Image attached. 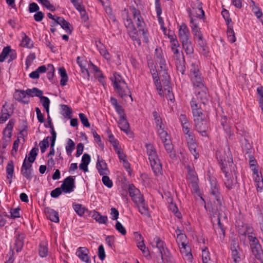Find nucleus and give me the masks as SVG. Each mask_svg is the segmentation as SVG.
<instances>
[{
	"mask_svg": "<svg viewBox=\"0 0 263 263\" xmlns=\"http://www.w3.org/2000/svg\"><path fill=\"white\" fill-rule=\"evenodd\" d=\"M155 239L156 247L158 249L161 256V261H158V263L171 262L173 257L169 250L166 247L165 242L159 237H156Z\"/></svg>",
	"mask_w": 263,
	"mask_h": 263,
	"instance_id": "nucleus-2",
	"label": "nucleus"
},
{
	"mask_svg": "<svg viewBox=\"0 0 263 263\" xmlns=\"http://www.w3.org/2000/svg\"><path fill=\"white\" fill-rule=\"evenodd\" d=\"M191 15L193 16H204V12L201 7L194 8Z\"/></svg>",
	"mask_w": 263,
	"mask_h": 263,
	"instance_id": "nucleus-55",
	"label": "nucleus"
},
{
	"mask_svg": "<svg viewBox=\"0 0 263 263\" xmlns=\"http://www.w3.org/2000/svg\"><path fill=\"white\" fill-rule=\"evenodd\" d=\"M190 104L194 117V121L207 118V116L203 112L201 105L197 102L195 98H192Z\"/></svg>",
	"mask_w": 263,
	"mask_h": 263,
	"instance_id": "nucleus-5",
	"label": "nucleus"
},
{
	"mask_svg": "<svg viewBox=\"0 0 263 263\" xmlns=\"http://www.w3.org/2000/svg\"><path fill=\"white\" fill-rule=\"evenodd\" d=\"M6 172L7 178L10 179L9 183H11L14 173V164L13 161L10 160L8 162L6 167Z\"/></svg>",
	"mask_w": 263,
	"mask_h": 263,
	"instance_id": "nucleus-34",
	"label": "nucleus"
},
{
	"mask_svg": "<svg viewBox=\"0 0 263 263\" xmlns=\"http://www.w3.org/2000/svg\"><path fill=\"white\" fill-rule=\"evenodd\" d=\"M221 170L224 174L225 176L237 175V167L233 161H230L227 165H221Z\"/></svg>",
	"mask_w": 263,
	"mask_h": 263,
	"instance_id": "nucleus-15",
	"label": "nucleus"
},
{
	"mask_svg": "<svg viewBox=\"0 0 263 263\" xmlns=\"http://www.w3.org/2000/svg\"><path fill=\"white\" fill-rule=\"evenodd\" d=\"M49 138L50 137L48 136L45 138L42 141L40 142L39 145L40 146L42 153H45L47 148L48 147Z\"/></svg>",
	"mask_w": 263,
	"mask_h": 263,
	"instance_id": "nucleus-47",
	"label": "nucleus"
},
{
	"mask_svg": "<svg viewBox=\"0 0 263 263\" xmlns=\"http://www.w3.org/2000/svg\"><path fill=\"white\" fill-rule=\"evenodd\" d=\"M200 72L199 69L198 62L195 61L193 62L191 64V67L190 69V76L193 74H197V73Z\"/></svg>",
	"mask_w": 263,
	"mask_h": 263,
	"instance_id": "nucleus-56",
	"label": "nucleus"
},
{
	"mask_svg": "<svg viewBox=\"0 0 263 263\" xmlns=\"http://www.w3.org/2000/svg\"><path fill=\"white\" fill-rule=\"evenodd\" d=\"M26 95V90H16L14 95V97L18 101L25 103V101H23V99L25 98Z\"/></svg>",
	"mask_w": 263,
	"mask_h": 263,
	"instance_id": "nucleus-45",
	"label": "nucleus"
},
{
	"mask_svg": "<svg viewBox=\"0 0 263 263\" xmlns=\"http://www.w3.org/2000/svg\"><path fill=\"white\" fill-rule=\"evenodd\" d=\"M62 191L64 193H70L73 191L75 187L74 179L73 176L66 177L61 186Z\"/></svg>",
	"mask_w": 263,
	"mask_h": 263,
	"instance_id": "nucleus-10",
	"label": "nucleus"
},
{
	"mask_svg": "<svg viewBox=\"0 0 263 263\" xmlns=\"http://www.w3.org/2000/svg\"><path fill=\"white\" fill-rule=\"evenodd\" d=\"M251 5L252 7V11L254 14L256 16H261L262 14L260 11V8L257 5H255V3L253 1H251Z\"/></svg>",
	"mask_w": 263,
	"mask_h": 263,
	"instance_id": "nucleus-62",
	"label": "nucleus"
},
{
	"mask_svg": "<svg viewBox=\"0 0 263 263\" xmlns=\"http://www.w3.org/2000/svg\"><path fill=\"white\" fill-rule=\"evenodd\" d=\"M47 217L49 219L53 222H58L59 221L58 213L53 210H51L47 213Z\"/></svg>",
	"mask_w": 263,
	"mask_h": 263,
	"instance_id": "nucleus-41",
	"label": "nucleus"
},
{
	"mask_svg": "<svg viewBox=\"0 0 263 263\" xmlns=\"http://www.w3.org/2000/svg\"><path fill=\"white\" fill-rule=\"evenodd\" d=\"M191 153L194 155L195 159L198 158V153L197 151V144L196 142L187 144Z\"/></svg>",
	"mask_w": 263,
	"mask_h": 263,
	"instance_id": "nucleus-48",
	"label": "nucleus"
},
{
	"mask_svg": "<svg viewBox=\"0 0 263 263\" xmlns=\"http://www.w3.org/2000/svg\"><path fill=\"white\" fill-rule=\"evenodd\" d=\"M91 217L100 224H107V221L108 220L107 216H102L99 212L96 211H93Z\"/></svg>",
	"mask_w": 263,
	"mask_h": 263,
	"instance_id": "nucleus-28",
	"label": "nucleus"
},
{
	"mask_svg": "<svg viewBox=\"0 0 263 263\" xmlns=\"http://www.w3.org/2000/svg\"><path fill=\"white\" fill-rule=\"evenodd\" d=\"M195 123V128L202 136H208L207 131L209 129V122L207 118L200 119L194 121Z\"/></svg>",
	"mask_w": 263,
	"mask_h": 263,
	"instance_id": "nucleus-8",
	"label": "nucleus"
},
{
	"mask_svg": "<svg viewBox=\"0 0 263 263\" xmlns=\"http://www.w3.org/2000/svg\"><path fill=\"white\" fill-rule=\"evenodd\" d=\"M159 75L160 82L161 81L164 88V91L167 92V96L168 99L170 100H172L171 98V91L172 90L171 87L170 86V76L167 73V70H159Z\"/></svg>",
	"mask_w": 263,
	"mask_h": 263,
	"instance_id": "nucleus-7",
	"label": "nucleus"
},
{
	"mask_svg": "<svg viewBox=\"0 0 263 263\" xmlns=\"http://www.w3.org/2000/svg\"><path fill=\"white\" fill-rule=\"evenodd\" d=\"M13 112L6 103L3 106L0 116V123H3L12 115Z\"/></svg>",
	"mask_w": 263,
	"mask_h": 263,
	"instance_id": "nucleus-17",
	"label": "nucleus"
},
{
	"mask_svg": "<svg viewBox=\"0 0 263 263\" xmlns=\"http://www.w3.org/2000/svg\"><path fill=\"white\" fill-rule=\"evenodd\" d=\"M158 133L163 143L164 142L165 139H170V138H167V133L163 129V128H158Z\"/></svg>",
	"mask_w": 263,
	"mask_h": 263,
	"instance_id": "nucleus-63",
	"label": "nucleus"
},
{
	"mask_svg": "<svg viewBox=\"0 0 263 263\" xmlns=\"http://www.w3.org/2000/svg\"><path fill=\"white\" fill-rule=\"evenodd\" d=\"M164 147L167 153L169 154L170 157L172 159L176 158V153L174 151L173 145L172 144L170 139H165L163 142Z\"/></svg>",
	"mask_w": 263,
	"mask_h": 263,
	"instance_id": "nucleus-26",
	"label": "nucleus"
},
{
	"mask_svg": "<svg viewBox=\"0 0 263 263\" xmlns=\"http://www.w3.org/2000/svg\"><path fill=\"white\" fill-rule=\"evenodd\" d=\"M96 45L99 50L100 53L102 54L105 59L108 60L110 59L108 52L106 50V49L104 47L103 45L102 44L101 42L99 41L96 42Z\"/></svg>",
	"mask_w": 263,
	"mask_h": 263,
	"instance_id": "nucleus-37",
	"label": "nucleus"
},
{
	"mask_svg": "<svg viewBox=\"0 0 263 263\" xmlns=\"http://www.w3.org/2000/svg\"><path fill=\"white\" fill-rule=\"evenodd\" d=\"M14 125V120L13 119L9 121L8 124L3 131L4 137L6 138L10 139L12 136V131Z\"/></svg>",
	"mask_w": 263,
	"mask_h": 263,
	"instance_id": "nucleus-30",
	"label": "nucleus"
},
{
	"mask_svg": "<svg viewBox=\"0 0 263 263\" xmlns=\"http://www.w3.org/2000/svg\"><path fill=\"white\" fill-rule=\"evenodd\" d=\"M190 22L191 23V28L193 33L194 35L197 34V33H199L201 32L200 31V28L198 27V23L196 22V20L194 19L193 17H191L190 20Z\"/></svg>",
	"mask_w": 263,
	"mask_h": 263,
	"instance_id": "nucleus-46",
	"label": "nucleus"
},
{
	"mask_svg": "<svg viewBox=\"0 0 263 263\" xmlns=\"http://www.w3.org/2000/svg\"><path fill=\"white\" fill-rule=\"evenodd\" d=\"M216 158L221 165H227L230 161H233V158L229 146L217 151L216 153Z\"/></svg>",
	"mask_w": 263,
	"mask_h": 263,
	"instance_id": "nucleus-3",
	"label": "nucleus"
},
{
	"mask_svg": "<svg viewBox=\"0 0 263 263\" xmlns=\"http://www.w3.org/2000/svg\"><path fill=\"white\" fill-rule=\"evenodd\" d=\"M227 35L229 41L231 43H234L236 41L233 27L230 26V28L227 29Z\"/></svg>",
	"mask_w": 263,
	"mask_h": 263,
	"instance_id": "nucleus-52",
	"label": "nucleus"
},
{
	"mask_svg": "<svg viewBox=\"0 0 263 263\" xmlns=\"http://www.w3.org/2000/svg\"><path fill=\"white\" fill-rule=\"evenodd\" d=\"M179 37L180 42L189 40L190 32L187 26L182 24L179 29Z\"/></svg>",
	"mask_w": 263,
	"mask_h": 263,
	"instance_id": "nucleus-20",
	"label": "nucleus"
},
{
	"mask_svg": "<svg viewBox=\"0 0 263 263\" xmlns=\"http://www.w3.org/2000/svg\"><path fill=\"white\" fill-rule=\"evenodd\" d=\"M202 258L203 263H214V262L211 260L210 252L207 247H205L202 250Z\"/></svg>",
	"mask_w": 263,
	"mask_h": 263,
	"instance_id": "nucleus-42",
	"label": "nucleus"
},
{
	"mask_svg": "<svg viewBox=\"0 0 263 263\" xmlns=\"http://www.w3.org/2000/svg\"><path fill=\"white\" fill-rule=\"evenodd\" d=\"M135 204L138 209L139 212L142 215H143L148 218L151 217L148 206L145 203L144 199H143V201H140L139 202H137Z\"/></svg>",
	"mask_w": 263,
	"mask_h": 263,
	"instance_id": "nucleus-18",
	"label": "nucleus"
},
{
	"mask_svg": "<svg viewBox=\"0 0 263 263\" xmlns=\"http://www.w3.org/2000/svg\"><path fill=\"white\" fill-rule=\"evenodd\" d=\"M73 208L77 214L80 216H83L85 212L87 211V209L81 204H73Z\"/></svg>",
	"mask_w": 263,
	"mask_h": 263,
	"instance_id": "nucleus-40",
	"label": "nucleus"
},
{
	"mask_svg": "<svg viewBox=\"0 0 263 263\" xmlns=\"http://www.w3.org/2000/svg\"><path fill=\"white\" fill-rule=\"evenodd\" d=\"M226 179L224 181L226 187L229 190L232 189L234 185L237 183V175H231L225 176Z\"/></svg>",
	"mask_w": 263,
	"mask_h": 263,
	"instance_id": "nucleus-24",
	"label": "nucleus"
},
{
	"mask_svg": "<svg viewBox=\"0 0 263 263\" xmlns=\"http://www.w3.org/2000/svg\"><path fill=\"white\" fill-rule=\"evenodd\" d=\"M135 20V21L137 22V27L139 28V31H142V34L144 35L146 33V30H144V27L145 25V23L143 21V17H133Z\"/></svg>",
	"mask_w": 263,
	"mask_h": 263,
	"instance_id": "nucleus-39",
	"label": "nucleus"
},
{
	"mask_svg": "<svg viewBox=\"0 0 263 263\" xmlns=\"http://www.w3.org/2000/svg\"><path fill=\"white\" fill-rule=\"evenodd\" d=\"M47 245V241H42L40 243L39 252L41 257H44L47 256L48 252Z\"/></svg>",
	"mask_w": 263,
	"mask_h": 263,
	"instance_id": "nucleus-33",
	"label": "nucleus"
},
{
	"mask_svg": "<svg viewBox=\"0 0 263 263\" xmlns=\"http://www.w3.org/2000/svg\"><path fill=\"white\" fill-rule=\"evenodd\" d=\"M89 250L86 247H79L76 252V255L81 260L86 263H90L88 256Z\"/></svg>",
	"mask_w": 263,
	"mask_h": 263,
	"instance_id": "nucleus-16",
	"label": "nucleus"
},
{
	"mask_svg": "<svg viewBox=\"0 0 263 263\" xmlns=\"http://www.w3.org/2000/svg\"><path fill=\"white\" fill-rule=\"evenodd\" d=\"M25 238L24 234H17L15 236V247L16 251L19 252L22 250L24 246V239Z\"/></svg>",
	"mask_w": 263,
	"mask_h": 263,
	"instance_id": "nucleus-29",
	"label": "nucleus"
},
{
	"mask_svg": "<svg viewBox=\"0 0 263 263\" xmlns=\"http://www.w3.org/2000/svg\"><path fill=\"white\" fill-rule=\"evenodd\" d=\"M75 147V143L71 139H68L67 145L66 146V150L68 154H70Z\"/></svg>",
	"mask_w": 263,
	"mask_h": 263,
	"instance_id": "nucleus-58",
	"label": "nucleus"
},
{
	"mask_svg": "<svg viewBox=\"0 0 263 263\" xmlns=\"http://www.w3.org/2000/svg\"><path fill=\"white\" fill-rule=\"evenodd\" d=\"M221 124L222 126L224 131L229 135L231 133V126L227 123V118L226 116L221 117Z\"/></svg>",
	"mask_w": 263,
	"mask_h": 263,
	"instance_id": "nucleus-44",
	"label": "nucleus"
},
{
	"mask_svg": "<svg viewBox=\"0 0 263 263\" xmlns=\"http://www.w3.org/2000/svg\"><path fill=\"white\" fill-rule=\"evenodd\" d=\"M179 247L181 253L184 255L190 262H192L193 255L191 253V249L187 243L181 245Z\"/></svg>",
	"mask_w": 263,
	"mask_h": 263,
	"instance_id": "nucleus-21",
	"label": "nucleus"
},
{
	"mask_svg": "<svg viewBox=\"0 0 263 263\" xmlns=\"http://www.w3.org/2000/svg\"><path fill=\"white\" fill-rule=\"evenodd\" d=\"M21 45L22 46L26 47L29 48L33 47V43L30 42V39L25 34Z\"/></svg>",
	"mask_w": 263,
	"mask_h": 263,
	"instance_id": "nucleus-50",
	"label": "nucleus"
},
{
	"mask_svg": "<svg viewBox=\"0 0 263 263\" xmlns=\"http://www.w3.org/2000/svg\"><path fill=\"white\" fill-rule=\"evenodd\" d=\"M11 48L10 46H7L4 48L2 53L0 54V62H3L5 61L6 57L7 56L8 57Z\"/></svg>",
	"mask_w": 263,
	"mask_h": 263,
	"instance_id": "nucleus-51",
	"label": "nucleus"
},
{
	"mask_svg": "<svg viewBox=\"0 0 263 263\" xmlns=\"http://www.w3.org/2000/svg\"><path fill=\"white\" fill-rule=\"evenodd\" d=\"M32 164L31 163L27 161V156L25 158L22 168H21V174L28 180H31L33 176L32 175V169L31 168Z\"/></svg>",
	"mask_w": 263,
	"mask_h": 263,
	"instance_id": "nucleus-14",
	"label": "nucleus"
},
{
	"mask_svg": "<svg viewBox=\"0 0 263 263\" xmlns=\"http://www.w3.org/2000/svg\"><path fill=\"white\" fill-rule=\"evenodd\" d=\"M118 124L120 129L128 134L129 128V125L127 120L126 119V115H122V116H120L118 122Z\"/></svg>",
	"mask_w": 263,
	"mask_h": 263,
	"instance_id": "nucleus-27",
	"label": "nucleus"
},
{
	"mask_svg": "<svg viewBox=\"0 0 263 263\" xmlns=\"http://www.w3.org/2000/svg\"><path fill=\"white\" fill-rule=\"evenodd\" d=\"M128 32L130 37L133 39V40L136 43H137L138 46H140L141 42L138 36V34L136 28L132 29V30L128 31Z\"/></svg>",
	"mask_w": 263,
	"mask_h": 263,
	"instance_id": "nucleus-38",
	"label": "nucleus"
},
{
	"mask_svg": "<svg viewBox=\"0 0 263 263\" xmlns=\"http://www.w3.org/2000/svg\"><path fill=\"white\" fill-rule=\"evenodd\" d=\"M182 46L187 54H192L194 52V49L190 40L181 42Z\"/></svg>",
	"mask_w": 263,
	"mask_h": 263,
	"instance_id": "nucleus-32",
	"label": "nucleus"
},
{
	"mask_svg": "<svg viewBox=\"0 0 263 263\" xmlns=\"http://www.w3.org/2000/svg\"><path fill=\"white\" fill-rule=\"evenodd\" d=\"M79 117L83 126L86 127H90V125L86 115L83 113H80Z\"/></svg>",
	"mask_w": 263,
	"mask_h": 263,
	"instance_id": "nucleus-59",
	"label": "nucleus"
},
{
	"mask_svg": "<svg viewBox=\"0 0 263 263\" xmlns=\"http://www.w3.org/2000/svg\"><path fill=\"white\" fill-rule=\"evenodd\" d=\"M145 146L148 158L157 153L155 148L152 144H146Z\"/></svg>",
	"mask_w": 263,
	"mask_h": 263,
	"instance_id": "nucleus-60",
	"label": "nucleus"
},
{
	"mask_svg": "<svg viewBox=\"0 0 263 263\" xmlns=\"http://www.w3.org/2000/svg\"><path fill=\"white\" fill-rule=\"evenodd\" d=\"M251 249L255 257L259 260L261 263H263V250L261 245H257V246H254Z\"/></svg>",
	"mask_w": 263,
	"mask_h": 263,
	"instance_id": "nucleus-23",
	"label": "nucleus"
},
{
	"mask_svg": "<svg viewBox=\"0 0 263 263\" xmlns=\"http://www.w3.org/2000/svg\"><path fill=\"white\" fill-rule=\"evenodd\" d=\"M152 168L156 176L162 174V164L160 162V160L159 159L157 153L150 156L148 158Z\"/></svg>",
	"mask_w": 263,
	"mask_h": 263,
	"instance_id": "nucleus-9",
	"label": "nucleus"
},
{
	"mask_svg": "<svg viewBox=\"0 0 263 263\" xmlns=\"http://www.w3.org/2000/svg\"><path fill=\"white\" fill-rule=\"evenodd\" d=\"M241 223L242 224L240 225L238 222H237L236 225L237 232L240 235L246 236L247 234L252 233L253 229L252 227H250L247 224H243L242 222H241Z\"/></svg>",
	"mask_w": 263,
	"mask_h": 263,
	"instance_id": "nucleus-22",
	"label": "nucleus"
},
{
	"mask_svg": "<svg viewBox=\"0 0 263 263\" xmlns=\"http://www.w3.org/2000/svg\"><path fill=\"white\" fill-rule=\"evenodd\" d=\"M61 107L62 110L65 111L64 116L68 119H71L72 113V109L67 105H62Z\"/></svg>",
	"mask_w": 263,
	"mask_h": 263,
	"instance_id": "nucleus-57",
	"label": "nucleus"
},
{
	"mask_svg": "<svg viewBox=\"0 0 263 263\" xmlns=\"http://www.w3.org/2000/svg\"><path fill=\"white\" fill-rule=\"evenodd\" d=\"M190 77L194 86L197 88L205 86L203 84V79L201 77L200 72L197 73V74L191 75Z\"/></svg>",
	"mask_w": 263,
	"mask_h": 263,
	"instance_id": "nucleus-25",
	"label": "nucleus"
},
{
	"mask_svg": "<svg viewBox=\"0 0 263 263\" xmlns=\"http://www.w3.org/2000/svg\"><path fill=\"white\" fill-rule=\"evenodd\" d=\"M38 151V148H33L29 154V157L28 158V159L27 160V161L31 163H33L36 159V157L37 155Z\"/></svg>",
	"mask_w": 263,
	"mask_h": 263,
	"instance_id": "nucleus-43",
	"label": "nucleus"
},
{
	"mask_svg": "<svg viewBox=\"0 0 263 263\" xmlns=\"http://www.w3.org/2000/svg\"><path fill=\"white\" fill-rule=\"evenodd\" d=\"M97 168L101 175H107L109 172L106 163L104 160H100L99 156L97 160Z\"/></svg>",
	"mask_w": 263,
	"mask_h": 263,
	"instance_id": "nucleus-19",
	"label": "nucleus"
},
{
	"mask_svg": "<svg viewBox=\"0 0 263 263\" xmlns=\"http://www.w3.org/2000/svg\"><path fill=\"white\" fill-rule=\"evenodd\" d=\"M215 231L216 234L219 236L220 239L223 240L225 237V229L220 222V218H218V226Z\"/></svg>",
	"mask_w": 263,
	"mask_h": 263,
	"instance_id": "nucleus-31",
	"label": "nucleus"
},
{
	"mask_svg": "<svg viewBox=\"0 0 263 263\" xmlns=\"http://www.w3.org/2000/svg\"><path fill=\"white\" fill-rule=\"evenodd\" d=\"M210 181L211 185L210 193L216 199L217 204L220 207L222 206V197L220 193L219 185L216 179L210 178Z\"/></svg>",
	"mask_w": 263,
	"mask_h": 263,
	"instance_id": "nucleus-6",
	"label": "nucleus"
},
{
	"mask_svg": "<svg viewBox=\"0 0 263 263\" xmlns=\"http://www.w3.org/2000/svg\"><path fill=\"white\" fill-rule=\"evenodd\" d=\"M128 192L132 200L135 203L143 201L144 199L143 195L141 194L140 191L136 188L133 184L129 185Z\"/></svg>",
	"mask_w": 263,
	"mask_h": 263,
	"instance_id": "nucleus-12",
	"label": "nucleus"
},
{
	"mask_svg": "<svg viewBox=\"0 0 263 263\" xmlns=\"http://www.w3.org/2000/svg\"><path fill=\"white\" fill-rule=\"evenodd\" d=\"M124 24L128 31L132 30L135 28L133 20L130 17H126L124 21Z\"/></svg>",
	"mask_w": 263,
	"mask_h": 263,
	"instance_id": "nucleus-53",
	"label": "nucleus"
},
{
	"mask_svg": "<svg viewBox=\"0 0 263 263\" xmlns=\"http://www.w3.org/2000/svg\"><path fill=\"white\" fill-rule=\"evenodd\" d=\"M59 73L61 77L60 84L62 86H65L68 81V76L64 67H62L59 69Z\"/></svg>",
	"mask_w": 263,
	"mask_h": 263,
	"instance_id": "nucleus-35",
	"label": "nucleus"
},
{
	"mask_svg": "<svg viewBox=\"0 0 263 263\" xmlns=\"http://www.w3.org/2000/svg\"><path fill=\"white\" fill-rule=\"evenodd\" d=\"M221 207L219 206V209L218 208V206H215L214 204L213 205V206L211 208V209L209 210L210 212L211 213V215H212L213 217H217V219L218 220V218H220V213L219 212V210H221Z\"/></svg>",
	"mask_w": 263,
	"mask_h": 263,
	"instance_id": "nucleus-54",
	"label": "nucleus"
},
{
	"mask_svg": "<svg viewBox=\"0 0 263 263\" xmlns=\"http://www.w3.org/2000/svg\"><path fill=\"white\" fill-rule=\"evenodd\" d=\"M102 180L103 184L107 187L110 188L112 186V182L107 175H103Z\"/></svg>",
	"mask_w": 263,
	"mask_h": 263,
	"instance_id": "nucleus-64",
	"label": "nucleus"
},
{
	"mask_svg": "<svg viewBox=\"0 0 263 263\" xmlns=\"http://www.w3.org/2000/svg\"><path fill=\"white\" fill-rule=\"evenodd\" d=\"M53 20V22L51 25V28L50 31L51 32L54 33L56 29L54 27L55 26L60 24L61 27L65 30V31L68 34H71L73 30L72 26L67 21H65L63 17H50Z\"/></svg>",
	"mask_w": 263,
	"mask_h": 263,
	"instance_id": "nucleus-4",
	"label": "nucleus"
},
{
	"mask_svg": "<svg viewBox=\"0 0 263 263\" xmlns=\"http://www.w3.org/2000/svg\"><path fill=\"white\" fill-rule=\"evenodd\" d=\"M80 59V57H78L77 59V63L81 67V71L84 74V76H86L87 78L88 79L90 77L89 72L88 69L85 66L82 65V63L79 61Z\"/></svg>",
	"mask_w": 263,
	"mask_h": 263,
	"instance_id": "nucleus-61",
	"label": "nucleus"
},
{
	"mask_svg": "<svg viewBox=\"0 0 263 263\" xmlns=\"http://www.w3.org/2000/svg\"><path fill=\"white\" fill-rule=\"evenodd\" d=\"M26 93L28 96L33 97H40L43 95V91L36 87H33L32 89H27L26 90Z\"/></svg>",
	"mask_w": 263,
	"mask_h": 263,
	"instance_id": "nucleus-36",
	"label": "nucleus"
},
{
	"mask_svg": "<svg viewBox=\"0 0 263 263\" xmlns=\"http://www.w3.org/2000/svg\"><path fill=\"white\" fill-rule=\"evenodd\" d=\"M186 236L184 234L182 233H180L179 234H178V235H177L176 238V242L179 247L186 243Z\"/></svg>",
	"mask_w": 263,
	"mask_h": 263,
	"instance_id": "nucleus-49",
	"label": "nucleus"
},
{
	"mask_svg": "<svg viewBox=\"0 0 263 263\" xmlns=\"http://www.w3.org/2000/svg\"><path fill=\"white\" fill-rule=\"evenodd\" d=\"M198 89L196 90L197 92L195 98L197 102H198L201 105V104L204 105L208 101V95L207 93L208 89L205 86L198 88Z\"/></svg>",
	"mask_w": 263,
	"mask_h": 263,
	"instance_id": "nucleus-13",
	"label": "nucleus"
},
{
	"mask_svg": "<svg viewBox=\"0 0 263 263\" xmlns=\"http://www.w3.org/2000/svg\"><path fill=\"white\" fill-rule=\"evenodd\" d=\"M187 178L189 180L194 192L200 196V189L198 186V178L195 171L187 174Z\"/></svg>",
	"mask_w": 263,
	"mask_h": 263,
	"instance_id": "nucleus-11",
	"label": "nucleus"
},
{
	"mask_svg": "<svg viewBox=\"0 0 263 263\" xmlns=\"http://www.w3.org/2000/svg\"><path fill=\"white\" fill-rule=\"evenodd\" d=\"M114 77V80H112L114 87L121 98H124L128 96L131 97L130 91L126 83L122 80L120 76L117 72H115Z\"/></svg>",
	"mask_w": 263,
	"mask_h": 263,
	"instance_id": "nucleus-1",
	"label": "nucleus"
}]
</instances>
